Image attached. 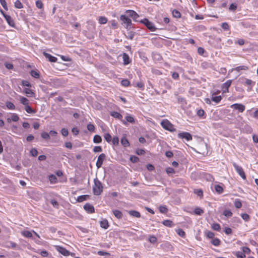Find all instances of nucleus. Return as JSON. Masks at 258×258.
I'll use <instances>...</instances> for the list:
<instances>
[{
	"label": "nucleus",
	"mask_w": 258,
	"mask_h": 258,
	"mask_svg": "<svg viewBox=\"0 0 258 258\" xmlns=\"http://www.w3.org/2000/svg\"><path fill=\"white\" fill-rule=\"evenodd\" d=\"M94 185L93 186V190L94 195L98 196L102 191L103 186L101 182L96 178L94 180Z\"/></svg>",
	"instance_id": "nucleus-1"
},
{
	"label": "nucleus",
	"mask_w": 258,
	"mask_h": 258,
	"mask_svg": "<svg viewBox=\"0 0 258 258\" xmlns=\"http://www.w3.org/2000/svg\"><path fill=\"white\" fill-rule=\"evenodd\" d=\"M161 124L162 126L166 130H168L170 132H174L175 131V129L174 128L173 125L171 124L170 122L167 119L162 120V122H161Z\"/></svg>",
	"instance_id": "nucleus-2"
},
{
	"label": "nucleus",
	"mask_w": 258,
	"mask_h": 258,
	"mask_svg": "<svg viewBox=\"0 0 258 258\" xmlns=\"http://www.w3.org/2000/svg\"><path fill=\"white\" fill-rule=\"evenodd\" d=\"M233 166L235 168L238 174L242 177V178L245 179L246 176L242 167L237 165L235 163H233Z\"/></svg>",
	"instance_id": "nucleus-3"
},
{
	"label": "nucleus",
	"mask_w": 258,
	"mask_h": 258,
	"mask_svg": "<svg viewBox=\"0 0 258 258\" xmlns=\"http://www.w3.org/2000/svg\"><path fill=\"white\" fill-rule=\"evenodd\" d=\"M142 23L145 24V25L151 31H154L156 29L154 24L151 22L149 21L148 19H145L141 21Z\"/></svg>",
	"instance_id": "nucleus-4"
},
{
	"label": "nucleus",
	"mask_w": 258,
	"mask_h": 258,
	"mask_svg": "<svg viewBox=\"0 0 258 258\" xmlns=\"http://www.w3.org/2000/svg\"><path fill=\"white\" fill-rule=\"evenodd\" d=\"M105 157H106V156L103 153L101 154L99 156L97 161L96 163V167H97V168H99L101 167L103 162L105 159Z\"/></svg>",
	"instance_id": "nucleus-5"
},
{
	"label": "nucleus",
	"mask_w": 258,
	"mask_h": 258,
	"mask_svg": "<svg viewBox=\"0 0 258 258\" xmlns=\"http://www.w3.org/2000/svg\"><path fill=\"white\" fill-rule=\"evenodd\" d=\"M240 79L244 80V82H242V83L245 86H247L248 87V90H249L251 89V86L255 84V82L250 79L244 78H241Z\"/></svg>",
	"instance_id": "nucleus-6"
},
{
	"label": "nucleus",
	"mask_w": 258,
	"mask_h": 258,
	"mask_svg": "<svg viewBox=\"0 0 258 258\" xmlns=\"http://www.w3.org/2000/svg\"><path fill=\"white\" fill-rule=\"evenodd\" d=\"M231 108L238 110L239 112H242L245 110V106L242 104H234L231 105Z\"/></svg>",
	"instance_id": "nucleus-7"
},
{
	"label": "nucleus",
	"mask_w": 258,
	"mask_h": 258,
	"mask_svg": "<svg viewBox=\"0 0 258 258\" xmlns=\"http://www.w3.org/2000/svg\"><path fill=\"white\" fill-rule=\"evenodd\" d=\"M55 247L56 249L63 255L68 256L70 255V252L63 247L59 246H55Z\"/></svg>",
	"instance_id": "nucleus-8"
},
{
	"label": "nucleus",
	"mask_w": 258,
	"mask_h": 258,
	"mask_svg": "<svg viewBox=\"0 0 258 258\" xmlns=\"http://www.w3.org/2000/svg\"><path fill=\"white\" fill-rule=\"evenodd\" d=\"M120 20L123 23L126 24V27L130 26L132 24L131 20L125 15H121Z\"/></svg>",
	"instance_id": "nucleus-9"
},
{
	"label": "nucleus",
	"mask_w": 258,
	"mask_h": 258,
	"mask_svg": "<svg viewBox=\"0 0 258 258\" xmlns=\"http://www.w3.org/2000/svg\"><path fill=\"white\" fill-rule=\"evenodd\" d=\"M178 137L181 138H184L187 141H190L192 139L191 135L189 133L186 132L179 133L178 134Z\"/></svg>",
	"instance_id": "nucleus-10"
},
{
	"label": "nucleus",
	"mask_w": 258,
	"mask_h": 258,
	"mask_svg": "<svg viewBox=\"0 0 258 258\" xmlns=\"http://www.w3.org/2000/svg\"><path fill=\"white\" fill-rule=\"evenodd\" d=\"M126 13L130 17H132L135 21H137V19L139 17L136 12L132 10H127L126 11Z\"/></svg>",
	"instance_id": "nucleus-11"
},
{
	"label": "nucleus",
	"mask_w": 258,
	"mask_h": 258,
	"mask_svg": "<svg viewBox=\"0 0 258 258\" xmlns=\"http://www.w3.org/2000/svg\"><path fill=\"white\" fill-rule=\"evenodd\" d=\"M231 83V80H228L226 82L223 84L222 88L224 92H228V88L230 86Z\"/></svg>",
	"instance_id": "nucleus-12"
},
{
	"label": "nucleus",
	"mask_w": 258,
	"mask_h": 258,
	"mask_svg": "<svg viewBox=\"0 0 258 258\" xmlns=\"http://www.w3.org/2000/svg\"><path fill=\"white\" fill-rule=\"evenodd\" d=\"M43 54L46 58H48L49 60L51 62H56L57 60V58L55 57H54L50 54L43 52Z\"/></svg>",
	"instance_id": "nucleus-13"
},
{
	"label": "nucleus",
	"mask_w": 258,
	"mask_h": 258,
	"mask_svg": "<svg viewBox=\"0 0 258 258\" xmlns=\"http://www.w3.org/2000/svg\"><path fill=\"white\" fill-rule=\"evenodd\" d=\"M4 17L10 26H14V22L11 16L7 15H4Z\"/></svg>",
	"instance_id": "nucleus-14"
},
{
	"label": "nucleus",
	"mask_w": 258,
	"mask_h": 258,
	"mask_svg": "<svg viewBox=\"0 0 258 258\" xmlns=\"http://www.w3.org/2000/svg\"><path fill=\"white\" fill-rule=\"evenodd\" d=\"M84 209L90 213L94 212V207L89 204H87L84 206Z\"/></svg>",
	"instance_id": "nucleus-15"
},
{
	"label": "nucleus",
	"mask_w": 258,
	"mask_h": 258,
	"mask_svg": "<svg viewBox=\"0 0 258 258\" xmlns=\"http://www.w3.org/2000/svg\"><path fill=\"white\" fill-rule=\"evenodd\" d=\"M110 115L114 118L121 120L122 116L118 112L112 111L110 112Z\"/></svg>",
	"instance_id": "nucleus-16"
},
{
	"label": "nucleus",
	"mask_w": 258,
	"mask_h": 258,
	"mask_svg": "<svg viewBox=\"0 0 258 258\" xmlns=\"http://www.w3.org/2000/svg\"><path fill=\"white\" fill-rule=\"evenodd\" d=\"M128 213L130 215L135 217L139 218L141 217L140 213L137 211L131 210L128 212Z\"/></svg>",
	"instance_id": "nucleus-17"
},
{
	"label": "nucleus",
	"mask_w": 258,
	"mask_h": 258,
	"mask_svg": "<svg viewBox=\"0 0 258 258\" xmlns=\"http://www.w3.org/2000/svg\"><path fill=\"white\" fill-rule=\"evenodd\" d=\"M113 213L114 215V216L118 219H121L122 217V214L121 212L117 210H113Z\"/></svg>",
	"instance_id": "nucleus-18"
},
{
	"label": "nucleus",
	"mask_w": 258,
	"mask_h": 258,
	"mask_svg": "<svg viewBox=\"0 0 258 258\" xmlns=\"http://www.w3.org/2000/svg\"><path fill=\"white\" fill-rule=\"evenodd\" d=\"M100 226L104 228V229H107L108 227V223L107 220H103L102 221H100Z\"/></svg>",
	"instance_id": "nucleus-19"
},
{
	"label": "nucleus",
	"mask_w": 258,
	"mask_h": 258,
	"mask_svg": "<svg viewBox=\"0 0 258 258\" xmlns=\"http://www.w3.org/2000/svg\"><path fill=\"white\" fill-rule=\"evenodd\" d=\"M162 223L164 225L169 227H172L174 225L172 221L170 220H164L162 222Z\"/></svg>",
	"instance_id": "nucleus-20"
},
{
	"label": "nucleus",
	"mask_w": 258,
	"mask_h": 258,
	"mask_svg": "<svg viewBox=\"0 0 258 258\" xmlns=\"http://www.w3.org/2000/svg\"><path fill=\"white\" fill-rule=\"evenodd\" d=\"M21 234L23 236L27 238H31L32 237V232L29 231H23L21 232Z\"/></svg>",
	"instance_id": "nucleus-21"
},
{
	"label": "nucleus",
	"mask_w": 258,
	"mask_h": 258,
	"mask_svg": "<svg viewBox=\"0 0 258 258\" xmlns=\"http://www.w3.org/2000/svg\"><path fill=\"white\" fill-rule=\"evenodd\" d=\"M20 101L22 104L25 105V106L28 105L29 104V100L24 97L21 96L20 97Z\"/></svg>",
	"instance_id": "nucleus-22"
},
{
	"label": "nucleus",
	"mask_w": 258,
	"mask_h": 258,
	"mask_svg": "<svg viewBox=\"0 0 258 258\" xmlns=\"http://www.w3.org/2000/svg\"><path fill=\"white\" fill-rule=\"evenodd\" d=\"M24 92L26 93L28 97H33L34 95V93L32 92V91L28 88H26L24 90Z\"/></svg>",
	"instance_id": "nucleus-23"
},
{
	"label": "nucleus",
	"mask_w": 258,
	"mask_h": 258,
	"mask_svg": "<svg viewBox=\"0 0 258 258\" xmlns=\"http://www.w3.org/2000/svg\"><path fill=\"white\" fill-rule=\"evenodd\" d=\"M19 119V116L17 115V114L15 113L12 114L11 116V118H8V121H10L11 120H13V121H17Z\"/></svg>",
	"instance_id": "nucleus-24"
},
{
	"label": "nucleus",
	"mask_w": 258,
	"mask_h": 258,
	"mask_svg": "<svg viewBox=\"0 0 258 258\" xmlns=\"http://www.w3.org/2000/svg\"><path fill=\"white\" fill-rule=\"evenodd\" d=\"M248 70L247 67L245 66H242L237 67L235 68V69H232V71L233 70H235V71H237V72H239L240 71H241V70Z\"/></svg>",
	"instance_id": "nucleus-25"
},
{
	"label": "nucleus",
	"mask_w": 258,
	"mask_h": 258,
	"mask_svg": "<svg viewBox=\"0 0 258 258\" xmlns=\"http://www.w3.org/2000/svg\"><path fill=\"white\" fill-rule=\"evenodd\" d=\"M121 143L124 147H127L129 145V142L125 137L121 139Z\"/></svg>",
	"instance_id": "nucleus-26"
},
{
	"label": "nucleus",
	"mask_w": 258,
	"mask_h": 258,
	"mask_svg": "<svg viewBox=\"0 0 258 258\" xmlns=\"http://www.w3.org/2000/svg\"><path fill=\"white\" fill-rule=\"evenodd\" d=\"M220 240L218 238H214L212 241L211 243L215 246H218L220 244Z\"/></svg>",
	"instance_id": "nucleus-27"
},
{
	"label": "nucleus",
	"mask_w": 258,
	"mask_h": 258,
	"mask_svg": "<svg viewBox=\"0 0 258 258\" xmlns=\"http://www.w3.org/2000/svg\"><path fill=\"white\" fill-rule=\"evenodd\" d=\"M93 141L95 143H100L102 141L101 137L99 135H95L94 137Z\"/></svg>",
	"instance_id": "nucleus-28"
},
{
	"label": "nucleus",
	"mask_w": 258,
	"mask_h": 258,
	"mask_svg": "<svg viewBox=\"0 0 258 258\" xmlns=\"http://www.w3.org/2000/svg\"><path fill=\"white\" fill-rule=\"evenodd\" d=\"M215 189L218 194H221L223 191V188L219 185H215Z\"/></svg>",
	"instance_id": "nucleus-29"
},
{
	"label": "nucleus",
	"mask_w": 258,
	"mask_h": 258,
	"mask_svg": "<svg viewBox=\"0 0 258 258\" xmlns=\"http://www.w3.org/2000/svg\"><path fill=\"white\" fill-rule=\"evenodd\" d=\"M49 179L50 182L52 183H55L57 181L56 177L53 174L49 175Z\"/></svg>",
	"instance_id": "nucleus-30"
},
{
	"label": "nucleus",
	"mask_w": 258,
	"mask_h": 258,
	"mask_svg": "<svg viewBox=\"0 0 258 258\" xmlns=\"http://www.w3.org/2000/svg\"><path fill=\"white\" fill-rule=\"evenodd\" d=\"M99 22L101 24H106L107 22V19L105 17H100L99 18Z\"/></svg>",
	"instance_id": "nucleus-31"
},
{
	"label": "nucleus",
	"mask_w": 258,
	"mask_h": 258,
	"mask_svg": "<svg viewBox=\"0 0 258 258\" xmlns=\"http://www.w3.org/2000/svg\"><path fill=\"white\" fill-rule=\"evenodd\" d=\"M222 99V97L221 96H213L212 97V99L211 100L214 102H215L216 103H219Z\"/></svg>",
	"instance_id": "nucleus-32"
},
{
	"label": "nucleus",
	"mask_w": 258,
	"mask_h": 258,
	"mask_svg": "<svg viewBox=\"0 0 258 258\" xmlns=\"http://www.w3.org/2000/svg\"><path fill=\"white\" fill-rule=\"evenodd\" d=\"M123 58L124 64H126L130 63V58L127 54L124 53Z\"/></svg>",
	"instance_id": "nucleus-33"
},
{
	"label": "nucleus",
	"mask_w": 258,
	"mask_h": 258,
	"mask_svg": "<svg viewBox=\"0 0 258 258\" xmlns=\"http://www.w3.org/2000/svg\"><path fill=\"white\" fill-rule=\"evenodd\" d=\"M31 75L35 78H38L39 77V74L36 71L32 70L30 72Z\"/></svg>",
	"instance_id": "nucleus-34"
},
{
	"label": "nucleus",
	"mask_w": 258,
	"mask_h": 258,
	"mask_svg": "<svg viewBox=\"0 0 258 258\" xmlns=\"http://www.w3.org/2000/svg\"><path fill=\"white\" fill-rule=\"evenodd\" d=\"M212 228L213 229L216 231H219L221 229L220 226L218 223H214L212 225Z\"/></svg>",
	"instance_id": "nucleus-35"
},
{
	"label": "nucleus",
	"mask_w": 258,
	"mask_h": 258,
	"mask_svg": "<svg viewBox=\"0 0 258 258\" xmlns=\"http://www.w3.org/2000/svg\"><path fill=\"white\" fill-rule=\"evenodd\" d=\"M205 234L209 238H213L215 236L213 232L209 231H206L205 232Z\"/></svg>",
	"instance_id": "nucleus-36"
},
{
	"label": "nucleus",
	"mask_w": 258,
	"mask_h": 258,
	"mask_svg": "<svg viewBox=\"0 0 258 258\" xmlns=\"http://www.w3.org/2000/svg\"><path fill=\"white\" fill-rule=\"evenodd\" d=\"M6 106L8 107V108L10 109H14L15 108V105L11 102H7L6 103Z\"/></svg>",
	"instance_id": "nucleus-37"
},
{
	"label": "nucleus",
	"mask_w": 258,
	"mask_h": 258,
	"mask_svg": "<svg viewBox=\"0 0 258 258\" xmlns=\"http://www.w3.org/2000/svg\"><path fill=\"white\" fill-rule=\"evenodd\" d=\"M25 109L29 113H34V111L31 108V107L29 105H27L26 106H25Z\"/></svg>",
	"instance_id": "nucleus-38"
},
{
	"label": "nucleus",
	"mask_w": 258,
	"mask_h": 258,
	"mask_svg": "<svg viewBox=\"0 0 258 258\" xmlns=\"http://www.w3.org/2000/svg\"><path fill=\"white\" fill-rule=\"evenodd\" d=\"M104 138H105V140L108 143L110 142L112 140V137H111V135L108 133L105 134L104 135Z\"/></svg>",
	"instance_id": "nucleus-39"
},
{
	"label": "nucleus",
	"mask_w": 258,
	"mask_h": 258,
	"mask_svg": "<svg viewBox=\"0 0 258 258\" xmlns=\"http://www.w3.org/2000/svg\"><path fill=\"white\" fill-rule=\"evenodd\" d=\"M15 7L16 8L21 9V8H23V5H22V4L21 3V2L20 1L17 0L15 3Z\"/></svg>",
	"instance_id": "nucleus-40"
},
{
	"label": "nucleus",
	"mask_w": 258,
	"mask_h": 258,
	"mask_svg": "<svg viewBox=\"0 0 258 258\" xmlns=\"http://www.w3.org/2000/svg\"><path fill=\"white\" fill-rule=\"evenodd\" d=\"M125 119L127 121L130 122V123H134L135 122V119L134 117L131 115H127L125 117Z\"/></svg>",
	"instance_id": "nucleus-41"
},
{
	"label": "nucleus",
	"mask_w": 258,
	"mask_h": 258,
	"mask_svg": "<svg viewBox=\"0 0 258 258\" xmlns=\"http://www.w3.org/2000/svg\"><path fill=\"white\" fill-rule=\"evenodd\" d=\"M87 196H87V195H83V196H79V197H78V198L77 199V201L79 202H82L84 201H85L87 199Z\"/></svg>",
	"instance_id": "nucleus-42"
},
{
	"label": "nucleus",
	"mask_w": 258,
	"mask_h": 258,
	"mask_svg": "<svg viewBox=\"0 0 258 258\" xmlns=\"http://www.w3.org/2000/svg\"><path fill=\"white\" fill-rule=\"evenodd\" d=\"M173 17L175 18H179L180 17V13L176 10H174L172 12Z\"/></svg>",
	"instance_id": "nucleus-43"
},
{
	"label": "nucleus",
	"mask_w": 258,
	"mask_h": 258,
	"mask_svg": "<svg viewBox=\"0 0 258 258\" xmlns=\"http://www.w3.org/2000/svg\"><path fill=\"white\" fill-rule=\"evenodd\" d=\"M234 206L236 208H240L241 207L242 204L240 200H237L234 202Z\"/></svg>",
	"instance_id": "nucleus-44"
},
{
	"label": "nucleus",
	"mask_w": 258,
	"mask_h": 258,
	"mask_svg": "<svg viewBox=\"0 0 258 258\" xmlns=\"http://www.w3.org/2000/svg\"><path fill=\"white\" fill-rule=\"evenodd\" d=\"M223 214L226 217H231L232 215V213L230 210H225L223 212Z\"/></svg>",
	"instance_id": "nucleus-45"
},
{
	"label": "nucleus",
	"mask_w": 258,
	"mask_h": 258,
	"mask_svg": "<svg viewBox=\"0 0 258 258\" xmlns=\"http://www.w3.org/2000/svg\"><path fill=\"white\" fill-rule=\"evenodd\" d=\"M36 6L39 9H42L43 7V3L40 0H38L36 1Z\"/></svg>",
	"instance_id": "nucleus-46"
},
{
	"label": "nucleus",
	"mask_w": 258,
	"mask_h": 258,
	"mask_svg": "<svg viewBox=\"0 0 258 258\" xmlns=\"http://www.w3.org/2000/svg\"><path fill=\"white\" fill-rule=\"evenodd\" d=\"M177 232L178 234L182 237H184L185 235L184 231L181 229H178Z\"/></svg>",
	"instance_id": "nucleus-47"
},
{
	"label": "nucleus",
	"mask_w": 258,
	"mask_h": 258,
	"mask_svg": "<svg viewBox=\"0 0 258 258\" xmlns=\"http://www.w3.org/2000/svg\"><path fill=\"white\" fill-rule=\"evenodd\" d=\"M195 213L197 215H201L202 214L204 213V211L202 209L199 208H197L195 209Z\"/></svg>",
	"instance_id": "nucleus-48"
},
{
	"label": "nucleus",
	"mask_w": 258,
	"mask_h": 258,
	"mask_svg": "<svg viewBox=\"0 0 258 258\" xmlns=\"http://www.w3.org/2000/svg\"><path fill=\"white\" fill-rule=\"evenodd\" d=\"M149 240L152 243H155L157 242V238L154 236H151L149 238Z\"/></svg>",
	"instance_id": "nucleus-49"
},
{
	"label": "nucleus",
	"mask_w": 258,
	"mask_h": 258,
	"mask_svg": "<svg viewBox=\"0 0 258 258\" xmlns=\"http://www.w3.org/2000/svg\"><path fill=\"white\" fill-rule=\"evenodd\" d=\"M130 160L133 163H136L139 161V159L135 156H132L130 157Z\"/></svg>",
	"instance_id": "nucleus-50"
},
{
	"label": "nucleus",
	"mask_w": 258,
	"mask_h": 258,
	"mask_svg": "<svg viewBox=\"0 0 258 258\" xmlns=\"http://www.w3.org/2000/svg\"><path fill=\"white\" fill-rule=\"evenodd\" d=\"M159 211L162 213H166L167 212L168 210L166 208V207L162 206L159 207Z\"/></svg>",
	"instance_id": "nucleus-51"
},
{
	"label": "nucleus",
	"mask_w": 258,
	"mask_h": 258,
	"mask_svg": "<svg viewBox=\"0 0 258 258\" xmlns=\"http://www.w3.org/2000/svg\"><path fill=\"white\" fill-rule=\"evenodd\" d=\"M50 202L54 207L58 208L59 205L56 201L54 200H51Z\"/></svg>",
	"instance_id": "nucleus-52"
},
{
	"label": "nucleus",
	"mask_w": 258,
	"mask_h": 258,
	"mask_svg": "<svg viewBox=\"0 0 258 258\" xmlns=\"http://www.w3.org/2000/svg\"><path fill=\"white\" fill-rule=\"evenodd\" d=\"M236 255L237 257V258H244L245 256V254L243 252L240 251L237 252Z\"/></svg>",
	"instance_id": "nucleus-53"
},
{
	"label": "nucleus",
	"mask_w": 258,
	"mask_h": 258,
	"mask_svg": "<svg viewBox=\"0 0 258 258\" xmlns=\"http://www.w3.org/2000/svg\"><path fill=\"white\" fill-rule=\"evenodd\" d=\"M112 144L114 145H118V143H119V139H118V138L117 137H114L112 139Z\"/></svg>",
	"instance_id": "nucleus-54"
},
{
	"label": "nucleus",
	"mask_w": 258,
	"mask_h": 258,
	"mask_svg": "<svg viewBox=\"0 0 258 258\" xmlns=\"http://www.w3.org/2000/svg\"><path fill=\"white\" fill-rule=\"evenodd\" d=\"M41 136V137L44 139H48L50 137L49 135L46 132L42 133Z\"/></svg>",
	"instance_id": "nucleus-55"
},
{
	"label": "nucleus",
	"mask_w": 258,
	"mask_h": 258,
	"mask_svg": "<svg viewBox=\"0 0 258 258\" xmlns=\"http://www.w3.org/2000/svg\"><path fill=\"white\" fill-rule=\"evenodd\" d=\"M241 217L244 220L246 221H248L249 219V216L247 214H242L241 215Z\"/></svg>",
	"instance_id": "nucleus-56"
},
{
	"label": "nucleus",
	"mask_w": 258,
	"mask_h": 258,
	"mask_svg": "<svg viewBox=\"0 0 258 258\" xmlns=\"http://www.w3.org/2000/svg\"><path fill=\"white\" fill-rule=\"evenodd\" d=\"M30 153L32 156L35 157L37 156L38 152L36 149L33 148L30 151Z\"/></svg>",
	"instance_id": "nucleus-57"
},
{
	"label": "nucleus",
	"mask_w": 258,
	"mask_h": 258,
	"mask_svg": "<svg viewBox=\"0 0 258 258\" xmlns=\"http://www.w3.org/2000/svg\"><path fill=\"white\" fill-rule=\"evenodd\" d=\"M121 85L123 86L127 87L130 85V82L127 80H123L121 81Z\"/></svg>",
	"instance_id": "nucleus-58"
},
{
	"label": "nucleus",
	"mask_w": 258,
	"mask_h": 258,
	"mask_svg": "<svg viewBox=\"0 0 258 258\" xmlns=\"http://www.w3.org/2000/svg\"><path fill=\"white\" fill-rule=\"evenodd\" d=\"M0 3H1V5H2V6L3 7V8L5 10H8V7H7V3L5 1V0H0Z\"/></svg>",
	"instance_id": "nucleus-59"
},
{
	"label": "nucleus",
	"mask_w": 258,
	"mask_h": 258,
	"mask_svg": "<svg viewBox=\"0 0 258 258\" xmlns=\"http://www.w3.org/2000/svg\"><path fill=\"white\" fill-rule=\"evenodd\" d=\"M95 127L92 124L89 123L87 125V129L90 131L93 132L94 130Z\"/></svg>",
	"instance_id": "nucleus-60"
},
{
	"label": "nucleus",
	"mask_w": 258,
	"mask_h": 258,
	"mask_svg": "<svg viewBox=\"0 0 258 258\" xmlns=\"http://www.w3.org/2000/svg\"><path fill=\"white\" fill-rule=\"evenodd\" d=\"M61 132L62 136H63L64 137H66L68 135V133H69L67 129H66L65 128H62L61 131Z\"/></svg>",
	"instance_id": "nucleus-61"
},
{
	"label": "nucleus",
	"mask_w": 258,
	"mask_h": 258,
	"mask_svg": "<svg viewBox=\"0 0 258 258\" xmlns=\"http://www.w3.org/2000/svg\"><path fill=\"white\" fill-rule=\"evenodd\" d=\"M166 172L167 174H172L175 172L173 168L171 167H168L166 169Z\"/></svg>",
	"instance_id": "nucleus-62"
},
{
	"label": "nucleus",
	"mask_w": 258,
	"mask_h": 258,
	"mask_svg": "<svg viewBox=\"0 0 258 258\" xmlns=\"http://www.w3.org/2000/svg\"><path fill=\"white\" fill-rule=\"evenodd\" d=\"M93 151L94 152H100L102 151V148L100 146H96L94 148Z\"/></svg>",
	"instance_id": "nucleus-63"
},
{
	"label": "nucleus",
	"mask_w": 258,
	"mask_h": 258,
	"mask_svg": "<svg viewBox=\"0 0 258 258\" xmlns=\"http://www.w3.org/2000/svg\"><path fill=\"white\" fill-rule=\"evenodd\" d=\"M204 114V111L203 109H200L197 111V115L200 116L202 117Z\"/></svg>",
	"instance_id": "nucleus-64"
}]
</instances>
